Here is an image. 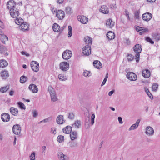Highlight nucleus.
<instances>
[{
	"label": "nucleus",
	"mask_w": 160,
	"mask_h": 160,
	"mask_svg": "<svg viewBox=\"0 0 160 160\" xmlns=\"http://www.w3.org/2000/svg\"><path fill=\"white\" fill-rule=\"evenodd\" d=\"M133 50L136 53L135 55L136 61L137 62H138L139 61L140 53L142 50L141 45L139 44H136L133 48Z\"/></svg>",
	"instance_id": "nucleus-1"
},
{
	"label": "nucleus",
	"mask_w": 160,
	"mask_h": 160,
	"mask_svg": "<svg viewBox=\"0 0 160 160\" xmlns=\"http://www.w3.org/2000/svg\"><path fill=\"white\" fill-rule=\"evenodd\" d=\"M9 10L10 13L11 17L13 18H17L19 14V9L18 7L15 8L10 9Z\"/></svg>",
	"instance_id": "nucleus-2"
},
{
	"label": "nucleus",
	"mask_w": 160,
	"mask_h": 160,
	"mask_svg": "<svg viewBox=\"0 0 160 160\" xmlns=\"http://www.w3.org/2000/svg\"><path fill=\"white\" fill-rule=\"evenodd\" d=\"M60 69L63 71H67L69 68V65L67 62H63L59 64Z\"/></svg>",
	"instance_id": "nucleus-3"
},
{
	"label": "nucleus",
	"mask_w": 160,
	"mask_h": 160,
	"mask_svg": "<svg viewBox=\"0 0 160 160\" xmlns=\"http://www.w3.org/2000/svg\"><path fill=\"white\" fill-rule=\"evenodd\" d=\"M30 66L32 70L35 72H37L39 69V64L38 62L34 61L30 63Z\"/></svg>",
	"instance_id": "nucleus-4"
},
{
	"label": "nucleus",
	"mask_w": 160,
	"mask_h": 160,
	"mask_svg": "<svg viewBox=\"0 0 160 160\" xmlns=\"http://www.w3.org/2000/svg\"><path fill=\"white\" fill-rule=\"evenodd\" d=\"M72 52L68 50H66L62 53V57L64 59L68 60L72 56Z\"/></svg>",
	"instance_id": "nucleus-5"
},
{
	"label": "nucleus",
	"mask_w": 160,
	"mask_h": 160,
	"mask_svg": "<svg viewBox=\"0 0 160 160\" xmlns=\"http://www.w3.org/2000/svg\"><path fill=\"white\" fill-rule=\"evenodd\" d=\"M91 48L89 45H86L84 47L82 50V52L83 54L86 56H88L91 53Z\"/></svg>",
	"instance_id": "nucleus-6"
},
{
	"label": "nucleus",
	"mask_w": 160,
	"mask_h": 160,
	"mask_svg": "<svg viewBox=\"0 0 160 160\" xmlns=\"http://www.w3.org/2000/svg\"><path fill=\"white\" fill-rule=\"evenodd\" d=\"M152 17L151 13L149 12H146L142 14V18L144 21L148 22L151 19Z\"/></svg>",
	"instance_id": "nucleus-7"
},
{
	"label": "nucleus",
	"mask_w": 160,
	"mask_h": 160,
	"mask_svg": "<svg viewBox=\"0 0 160 160\" xmlns=\"http://www.w3.org/2000/svg\"><path fill=\"white\" fill-rule=\"evenodd\" d=\"M127 77L129 80L132 81H136L137 79V75L132 72H128L127 74Z\"/></svg>",
	"instance_id": "nucleus-8"
},
{
	"label": "nucleus",
	"mask_w": 160,
	"mask_h": 160,
	"mask_svg": "<svg viewBox=\"0 0 160 160\" xmlns=\"http://www.w3.org/2000/svg\"><path fill=\"white\" fill-rule=\"evenodd\" d=\"M21 130V128L18 124L14 125L12 128L13 132L16 135H18L20 133Z\"/></svg>",
	"instance_id": "nucleus-9"
},
{
	"label": "nucleus",
	"mask_w": 160,
	"mask_h": 160,
	"mask_svg": "<svg viewBox=\"0 0 160 160\" xmlns=\"http://www.w3.org/2000/svg\"><path fill=\"white\" fill-rule=\"evenodd\" d=\"M77 19L81 23L83 24L87 23L88 21V18L84 16H78L77 17Z\"/></svg>",
	"instance_id": "nucleus-10"
},
{
	"label": "nucleus",
	"mask_w": 160,
	"mask_h": 160,
	"mask_svg": "<svg viewBox=\"0 0 160 160\" xmlns=\"http://www.w3.org/2000/svg\"><path fill=\"white\" fill-rule=\"evenodd\" d=\"M136 30L140 33V34L142 35L144 33L148 32L149 30L148 28L138 26L136 28Z\"/></svg>",
	"instance_id": "nucleus-11"
},
{
	"label": "nucleus",
	"mask_w": 160,
	"mask_h": 160,
	"mask_svg": "<svg viewBox=\"0 0 160 160\" xmlns=\"http://www.w3.org/2000/svg\"><path fill=\"white\" fill-rule=\"evenodd\" d=\"M58 158L60 160H68V157L65 155L62 152H59L58 153Z\"/></svg>",
	"instance_id": "nucleus-12"
},
{
	"label": "nucleus",
	"mask_w": 160,
	"mask_h": 160,
	"mask_svg": "<svg viewBox=\"0 0 160 160\" xmlns=\"http://www.w3.org/2000/svg\"><path fill=\"white\" fill-rule=\"evenodd\" d=\"M0 76L2 79H7L9 76L8 71L5 70L2 71L0 72Z\"/></svg>",
	"instance_id": "nucleus-13"
},
{
	"label": "nucleus",
	"mask_w": 160,
	"mask_h": 160,
	"mask_svg": "<svg viewBox=\"0 0 160 160\" xmlns=\"http://www.w3.org/2000/svg\"><path fill=\"white\" fill-rule=\"evenodd\" d=\"M56 16L59 20H62L65 17L64 12L62 10H58L56 12Z\"/></svg>",
	"instance_id": "nucleus-14"
},
{
	"label": "nucleus",
	"mask_w": 160,
	"mask_h": 160,
	"mask_svg": "<svg viewBox=\"0 0 160 160\" xmlns=\"http://www.w3.org/2000/svg\"><path fill=\"white\" fill-rule=\"evenodd\" d=\"M145 133L148 136H152L154 133V129L151 127L148 126L146 128Z\"/></svg>",
	"instance_id": "nucleus-15"
},
{
	"label": "nucleus",
	"mask_w": 160,
	"mask_h": 160,
	"mask_svg": "<svg viewBox=\"0 0 160 160\" xmlns=\"http://www.w3.org/2000/svg\"><path fill=\"white\" fill-rule=\"evenodd\" d=\"M1 118L3 122H7L10 120V116L8 114L4 113L1 114Z\"/></svg>",
	"instance_id": "nucleus-16"
},
{
	"label": "nucleus",
	"mask_w": 160,
	"mask_h": 160,
	"mask_svg": "<svg viewBox=\"0 0 160 160\" xmlns=\"http://www.w3.org/2000/svg\"><path fill=\"white\" fill-rule=\"evenodd\" d=\"M28 88L33 93H37L38 90V87L34 84H30Z\"/></svg>",
	"instance_id": "nucleus-17"
},
{
	"label": "nucleus",
	"mask_w": 160,
	"mask_h": 160,
	"mask_svg": "<svg viewBox=\"0 0 160 160\" xmlns=\"http://www.w3.org/2000/svg\"><path fill=\"white\" fill-rule=\"evenodd\" d=\"M7 7L9 9L15 8L17 7L14 0H10L8 2Z\"/></svg>",
	"instance_id": "nucleus-18"
},
{
	"label": "nucleus",
	"mask_w": 160,
	"mask_h": 160,
	"mask_svg": "<svg viewBox=\"0 0 160 160\" xmlns=\"http://www.w3.org/2000/svg\"><path fill=\"white\" fill-rule=\"evenodd\" d=\"M115 22L111 18H109L106 21V25L109 28H112L114 25Z\"/></svg>",
	"instance_id": "nucleus-19"
},
{
	"label": "nucleus",
	"mask_w": 160,
	"mask_h": 160,
	"mask_svg": "<svg viewBox=\"0 0 160 160\" xmlns=\"http://www.w3.org/2000/svg\"><path fill=\"white\" fill-rule=\"evenodd\" d=\"M57 122L58 124H61L65 122L63 117L62 115H58L56 119Z\"/></svg>",
	"instance_id": "nucleus-20"
},
{
	"label": "nucleus",
	"mask_w": 160,
	"mask_h": 160,
	"mask_svg": "<svg viewBox=\"0 0 160 160\" xmlns=\"http://www.w3.org/2000/svg\"><path fill=\"white\" fill-rule=\"evenodd\" d=\"M150 71L148 69H145L142 71V74L145 78H148L150 77Z\"/></svg>",
	"instance_id": "nucleus-21"
},
{
	"label": "nucleus",
	"mask_w": 160,
	"mask_h": 160,
	"mask_svg": "<svg viewBox=\"0 0 160 160\" xmlns=\"http://www.w3.org/2000/svg\"><path fill=\"white\" fill-rule=\"evenodd\" d=\"M107 37L109 40H111L114 39L115 38L114 33L112 31L108 32L107 34Z\"/></svg>",
	"instance_id": "nucleus-22"
},
{
	"label": "nucleus",
	"mask_w": 160,
	"mask_h": 160,
	"mask_svg": "<svg viewBox=\"0 0 160 160\" xmlns=\"http://www.w3.org/2000/svg\"><path fill=\"white\" fill-rule=\"evenodd\" d=\"M140 121V119H138L135 124H132L130 127L128 129L129 131H131L137 128L139 125Z\"/></svg>",
	"instance_id": "nucleus-23"
},
{
	"label": "nucleus",
	"mask_w": 160,
	"mask_h": 160,
	"mask_svg": "<svg viewBox=\"0 0 160 160\" xmlns=\"http://www.w3.org/2000/svg\"><path fill=\"white\" fill-rule=\"evenodd\" d=\"M72 127L70 126H67L64 128L62 130L63 132L66 134H69L72 131Z\"/></svg>",
	"instance_id": "nucleus-24"
},
{
	"label": "nucleus",
	"mask_w": 160,
	"mask_h": 160,
	"mask_svg": "<svg viewBox=\"0 0 160 160\" xmlns=\"http://www.w3.org/2000/svg\"><path fill=\"white\" fill-rule=\"evenodd\" d=\"M100 12L104 14H108L109 12V10L107 6L103 5L101 7Z\"/></svg>",
	"instance_id": "nucleus-25"
},
{
	"label": "nucleus",
	"mask_w": 160,
	"mask_h": 160,
	"mask_svg": "<svg viewBox=\"0 0 160 160\" xmlns=\"http://www.w3.org/2000/svg\"><path fill=\"white\" fill-rule=\"evenodd\" d=\"M94 66L97 68H100L102 67V65L101 62L98 60L94 61L93 62Z\"/></svg>",
	"instance_id": "nucleus-26"
},
{
	"label": "nucleus",
	"mask_w": 160,
	"mask_h": 160,
	"mask_svg": "<svg viewBox=\"0 0 160 160\" xmlns=\"http://www.w3.org/2000/svg\"><path fill=\"white\" fill-rule=\"evenodd\" d=\"M70 138L72 141L78 138V135L77 132L75 131H72L70 135Z\"/></svg>",
	"instance_id": "nucleus-27"
},
{
	"label": "nucleus",
	"mask_w": 160,
	"mask_h": 160,
	"mask_svg": "<svg viewBox=\"0 0 160 160\" xmlns=\"http://www.w3.org/2000/svg\"><path fill=\"white\" fill-rule=\"evenodd\" d=\"M10 111L12 114L14 116L17 115L18 113V109L14 107L10 108Z\"/></svg>",
	"instance_id": "nucleus-28"
},
{
	"label": "nucleus",
	"mask_w": 160,
	"mask_h": 160,
	"mask_svg": "<svg viewBox=\"0 0 160 160\" xmlns=\"http://www.w3.org/2000/svg\"><path fill=\"white\" fill-rule=\"evenodd\" d=\"M67 145L69 148H74L77 147V143L76 142L70 141L68 143Z\"/></svg>",
	"instance_id": "nucleus-29"
},
{
	"label": "nucleus",
	"mask_w": 160,
	"mask_h": 160,
	"mask_svg": "<svg viewBox=\"0 0 160 160\" xmlns=\"http://www.w3.org/2000/svg\"><path fill=\"white\" fill-rule=\"evenodd\" d=\"M20 29L23 31L28 30L29 28L28 25L26 23L23 22L20 27Z\"/></svg>",
	"instance_id": "nucleus-30"
},
{
	"label": "nucleus",
	"mask_w": 160,
	"mask_h": 160,
	"mask_svg": "<svg viewBox=\"0 0 160 160\" xmlns=\"http://www.w3.org/2000/svg\"><path fill=\"white\" fill-rule=\"evenodd\" d=\"M153 39H155L157 42L160 40V34L157 33H153L152 34Z\"/></svg>",
	"instance_id": "nucleus-31"
},
{
	"label": "nucleus",
	"mask_w": 160,
	"mask_h": 160,
	"mask_svg": "<svg viewBox=\"0 0 160 160\" xmlns=\"http://www.w3.org/2000/svg\"><path fill=\"white\" fill-rule=\"evenodd\" d=\"M8 65V62L4 60H0V68H3Z\"/></svg>",
	"instance_id": "nucleus-32"
},
{
	"label": "nucleus",
	"mask_w": 160,
	"mask_h": 160,
	"mask_svg": "<svg viewBox=\"0 0 160 160\" xmlns=\"http://www.w3.org/2000/svg\"><path fill=\"white\" fill-rule=\"evenodd\" d=\"M0 39L3 43L5 44L6 41H8V38L7 36L3 34L1 35Z\"/></svg>",
	"instance_id": "nucleus-33"
},
{
	"label": "nucleus",
	"mask_w": 160,
	"mask_h": 160,
	"mask_svg": "<svg viewBox=\"0 0 160 160\" xmlns=\"http://www.w3.org/2000/svg\"><path fill=\"white\" fill-rule=\"evenodd\" d=\"M53 29L54 32H58L60 30V27L57 24L54 23L53 25Z\"/></svg>",
	"instance_id": "nucleus-34"
},
{
	"label": "nucleus",
	"mask_w": 160,
	"mask_h": 160,
	"mask_svg": "<svg viewBox=\"0 0 160 160\" xmlns=\"http://www.w3.org/2000/svg\"><path fill=\"white\" fill-rule=\"evenodd\" d=\"M81 121L78 120L75 121L73 124V125H74L75 127L77 128H79L81 127Z\"/></svg>",
	"instance_id": "nucleus-35"
},
{
	"label": "nucleus",
	"mask_w": 160,
	"mask_h": 160,
	"mask_svg": "<svg viewBox=\"0 0 160 160\" xmlns=\"http://www.w3.org/2000/svg\"><path fill=\"white\" fill-rule=\"evenodd\" d=\"M9 88V86L7 85L5 87H1L0 89V91L4 93L6 92Z\"/></svg>",
	"instance_id": "nucleus-36"
},
{
	"label": "nucleus",
	"mask_w": 160,
	"mask_h": 160,
	"mask_svg": "<svg viewBox=\"0 0 160 160\" xmlns=\"http://www.w3.org/2000/svg\"><path fill=\"white\" fill-rule=\"evenodd\" d=\"M15 22L16 24L20 26H21L24 22L23 20L22 19L20 18L16 19Z\"/></svg>",
	"instance_id": "nucleus-37"
},
{
	"label": "nucleus",
	"mask_w": 160,
	"mask_h": 160,
	"mask_svg": "<svg viewBox=\"0 0 160 160\" xmlns=\"http://www.w3.org/2000/svg\"><path fill=\"white\" fill-rule=\"evenodd\" d=\"M84 41L87 44H92V39L89 37H86L84 38Z\"/></svg>",
	"instance_id": "nucleus-38"
},
{
	"label": "nucleus",
	"mask_w": 160,
	"mask_h": 160,
	"mask_svg": "<svg viewBox=\"0 0 160 160\" xmlns=\"http://www.w3.org/2000/svg\"><path fill=\"white\" fill-rule=\"evenodd\" d=\"M28 80V78L25 76H22L20 79V82L22 83H23L26 82Z\"/></svg>",
	"instance_id": "nucleus-39"
},
{
	"label": "nucleus",
	"mask_w": 160,
	"mask_h": 160,
	"mask_svg": "<svg viewBox=\"0 0 160 160\" xmlns=\"http://www.w3.org/2000/svg\"><path fill=\"white\" fill-rule=\"evenodd\" d=\"M19 107L22 109L25 110L26 109V107L24 104L22 102H18L17 103Z\"/></svg>",
	"instance_id": "nucleus-40"
},
{
	"label": "nucleus",
	"mask_w": 160,
	"mask_h": 160,
	"mask_svg": "<svg viewBox=\"0 0 160 160\" xmlns=\"http://www.w3.org/2000/svg\"><path fill=\"white\" fill-rule=\"evenodd\" d=\"M50 96L52 102H54L57 100L58 98H57L55 93H54L53 94H51Z\"/></svg>",
	"instance_id": "nucleus-41"
},
{
	"label": "nucleus",
	"mask_w": 160,
	"mask_h": 160,
	"mask_svg": "<svg viewBox=\"0 0 160 160\" xmlns=\"http://www.w3.org/2000/svg\"><path fill=\"white\" fill-rule=\"evenodd\" d=\"M57 140L59 143H62L64 141V137L62 135H59L58 137Z\"/></svg>",
	"instance_id": "nucleus-42"
},
{
	"label": "nucleus",
	"mask_w": 160,
	"mask_h": 160,
	"mask_svg": "<svg viewBox=\"0 0 160 160\" xmlns=\"http://www.w3.org/2000/svg\"><path fill=\"white\" fill-rule=\"evenodd\" d=\"M7 51L6 48L5 46L0 43V53H2Z\"/></svg>",
	"instance_id": "nucleus-43"
},
{
	"label": "nucleus",
	"mask_w": 160,
	"mask_h": 160,
	"mask_svg": "<svg viewBox=\"0 0 160 160\" xmlns=\"http://www.w3.org/2000/svg\"><path fill=\"white\" fill-rule=\"evenodd\" d=\"M58 77L60 80L64 81L67 79V78L66 76H64L62 74H59L58 75Z\"/></svg>",
	"instance_id": "nucleus-44"
},
{
	"label": "nucleus",
	"mask_w": 160,
	"mask_h": 160,
	"mask_svg": "<svg viewBox=\"0 0 160 160\" xmlns=\"http://www.w3.org/2000/svg\"><path fill=\"white\" fill-rule=\"evenodd\" d=\"M145 92L147 93L148 96L151 99H153V97L152 94L150 92L148 89L146 88H144Z\"/></svg>",
	"instance_id": "nucleus-45"
},
{
	"label": "nucleus",
	"mask_w": 160,
	"mask_h": 160,
	"mask_svg": "<svg viewBox=\"0 0 160 160\" xmlns=\"http://www.w3.org/2000/svg\"><path fill=\"white\" fill-rule=\"evenodd\" d=\"M66 12L67 14H70L72 12L71 8L70 7H67L65 8Z\"/></svg>",
	"instance_id": "nucleus-46"
},
{
	"label": "nucleus",
	"mask_w": 160,
	"mask_h": 160,
	"mask_svg": "<svg viewBox=\"0 0 160 160\" xmlns=\"http://www.w3.org/2000/svg\"><path fill=\"white\" fill-rule=\"evenodd\" d=\"M48 91L50 95L55 93L54 89L51 86L48 87Z\"/></svg>",
	"instance_id": "nucleus-47"
},
{
	"label": "nucleus",
	"mask_w": 160,
	"mask_h": 160,
	"mask_svg": "<svg viewBox=\"0 0 160 160\" xmlns=\"http://www.w3.org/2000/svg\"><path fill=\"white\" fill-rule=\"evenodd\" d=\"M84 76L86 77H88L91 75L90 72L88 71H85L83 72Z\"/></svg>",
	"instance_id": "nucleus-48"
},
{
	"label": "nucleus",
	"mask_w": 160,
	"mask_h": 160,
	"mask_svg": "<svg viewBox=\"0 0 160 160\" xmlns=\"http://www.w3.org/2000/svg\"><path fill=\"white\" fill-rule=\"evenodd\" d=\"M32 113L33 117L35 118H36L38 115V112L36 110H32Z\"/></svg>",
	"instance_id": "nucleus-49"
},
{
	"label": "nucleus",
	"mask_w": 160,
	"mask_h": 160,
	"mask_svg": "<svg viewBox=\"0 0 160 160\" xmlns=\"http://www.w3.org/2000/svg\"><path fill=\"white\" fill-rule=\"evenodd\" d=\"M74 114L73 112H69L68 113V118L71 119L72 120L74 118Z\"/></svg>",
	"instance_id": "nucleus-50"
},
{
	"label": "nucleus",
	"mask_w": 160,
	"mask_h": 160,
	"mask_svg": "<svg viewBox=\"0 0 160 160\" xmlns=\"http://www.w3.org/2000/svg\"><path fill=\"white\" fill-rule=\"evenodd\" d=\"M68 36L69 37H70L72 35V27L70 26H68Z\"/></svg>",
	"instance_id": "nucleus-51"
},
{
	"label": "nucleus",
	"mask_w": 160,
	"mask_h": 160,
	"mask_svg": "<svg viewBox=\"0 0 160 160\" xmlns=\"http://www.w3.org/2000/svg\"><path fill=\"white\" fill-rule=\"evenodd\" d=\"M127 58L128 61H132L134 58V57L132 54H129L127 56Z\"/></svg>",
	"instance_id": "nucleus-52"
},
{
	"label": "nucleus",
	"mask_w": 160,
	"mask_h": 160,
	"mask_svg": "<svg viewBox=\"0 0 160 160\" xmlns=\"http://www.w3.org/2000/svg\"><path fill=\"white\" fill-rule=\"evenodd\" d=\"M95 118V115L94 114H92V115L91 117V125H93L94 122V119Z\"/></svg>",
	"instance_id": "nucleus-53"
},
{
	"label": "nucleus",
	"mask_w": 160,
	"mask_h": 160,
	"mask_svg": "<svg viewBox=\"0 0 160 160\" xmlns=\"http://www.w3.org/2000/svg\"><path fill=\"white\" fill-rule=\"evenodd\" d=\"M35 153L33 152H32L29 158L30 160H35Z\"/></svg>",
	"instance_id": "nucleus-54"
},
{
	"label": "nucleus",
	"mask_w": 160,
	"mask_h": 160,
	"mask_svg": "<svg viewBox=\"0 0 160 160\" xmlns=\"http://www.w3.org/2000/svg\"><path fill=\"white\" fill-rule=\"evenodd\" d=\"M158 85L156 83H154L152 86V88L153 91H156L158 88Z\"/></svg>",
	"instance_id": "nucleus-55"
},
{
	"label": "nucleus",
	"mask_w": 160,
	"mask_h": 160,
	"mask_svg": "<svg viewBox=\"0 0 160 160\" xmlns=\"http://www.w3.org/2000/svg\"><path fill=\"white\" fill-rule=\"evenodd\" d=\"M135 18L137 19H138L139 18L140 12L138 11H136L135 12Z\"/></svg>",
	"instance_id": "nucleus-56"
},
{
	"label": "nucleus",
	"mask_w": 160,
	"mask_h": 160,
	"mask_svg": "<svg viewBox=\"0 0 160 160\" xmlns=\"http://www.w3.org/2000/svg\"><path fill=\"white\" fill-rule=\"evenodd\" d=\"M145 40L148 42H149L150 43L153 44H154V42L149 37H147L145 38Z\"/></svg>",
	"instance_id": "nucleus-57"
},
{
	"label": "nucleus",
	"mask_w": 160,
	"mask_h": 160,
	"mask_svg": "<svg viewBox=\"0 0 160 160\" xmlns=\"http://www.w3.org/2000/svg\"><path fill=\"white\" fill-rule=\"evenodd\" d=\"M108 73H107L101 85V86H102L104 85L106 83V81L107 80V79H108Z\"/></svg>",
	"instance_id": "nucleus-58"
},
{
	"label": "nucleus",
	"mask_w": 160,
	"mask_h": 160,
	"mask_svg": "<svg viewBox=\"0 0 160 160\" xmlns=\"http://www.w3.org/2000/svg\"><path fill=\"white\" fill-rule=\"evenodd\" d=\"M51 10L52 12V13H55L56 11V8H54L52 6L51 7Z\"/></svg>",
	"instance_id": "nucleus-59"
},
{
	"label": "nucleus",
	"mask_w": 160,
	"mask_h": 160,
	"mask_svg": "<svg viewBox=\"0 0 160 160\" xmlns=\"http://www.w3.org/2000/svg\"><path fill=\"white\" fill-rule=\"evenodd\" d=\"M51 120V118L50 117L46 119H45L43 120V121L44 122H48L49 121Z\"/></svg>",
	"instance_id": "nucleus-60"
},
{
	"label": "nucleus",
	"mask_w": 160,
	"mask_h": 160,
	"mask_svg": "<svg viewBox=\"0 0 160 160\" xmlns=\"http://www.w3.org/2000/svg\"><path fill=\"white\" fill-rule=\"evenodd\" d=\"M124 43L126 44L127 45H129L130 43V42L128 39H125Z\"/></svg>",
	"instance_id": "nucleus-61"
},
{
	"label": "nucleus",
	"mask_w": 160,
	"mask_h": 160,
	"mask_svg": "<svg viewBox=\"0 0 160 160\" xmlns=\"http://www.w3.org/2000/svg\"><path fill=\"white\" fill-rule=\"evenodd\" d=\"M118 120L120 123L122 124L123 123V122L122 121V119L121 117H119L118 118Z\"/></svg>",
	"instance_id": "nucleus-62"
},
{
	"label": "nucleus",
	"mask_w": 160,
	"mask_h": 160,
	"mask_svg": "<svg viewBox=\"0 0 160 160\" xmlns=\"http://www.w3.org/2000/svg\"><path fill=\"white\" fill-rule=\"evenodd\" d=\"M125 15L128 20H130V18L129 16V13L127 11H125Z\"/></svg>",
	"instance_id": "nucleus-63"
},
{
	"label": "nucleus",
	"mask_w": 160,
	"mask_h": 160,
	"mask_svg": "<svg viewBox=\"0 0 160 160\" xmlns=\"http://www.w3.org/2000/svg\"><path fill=\"white\" fill-rule=\"evenodd\" d=\"M0 27L2 28H4V24L2 21L0 20Z\"/></svg>",
	"instance_id": "nucleus-64"
}]
</instances>
